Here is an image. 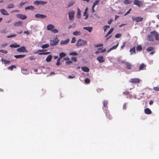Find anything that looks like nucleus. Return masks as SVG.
<instances>
[{
	"label": "nucleus",
	"instance_id": "obj_50",
	"mask_svg": "<svg viewBox=\"0 0 159 159\" xmlns=\"http://www.w3.org/2000/svg\"><path fill=\"white\" fill-rule=\"evenodd\" d=\"M52 32L54 33H57L58 32V30L57 29H54L52 30Z\"/></svg>",
	"mask_w": 159,
	"mask_h": 159
},
{
	"label": "nucleus",
	"instance_id": "obj_12",
	"mask_svg": "<svg viewBox=\"0 0 159 159\" xmlns=\"http://www.w3.org/2000/svg\"><path fill=\"white\" fill-rule=\"evenodd\" d=\"M58 42V41L56 40H50V44L51 46H53L57 45Z\"/></svg>",
	"mask_w": 159,
	"mask_h": 159
},
{
	"label": "nucleus",
	"instance_id": "obj_61",
	"mask_svg": "<svg viewBox=\"0 0 159 159\" xmlns=\"http://www.w3.org/2000/svg\"><path fill=\"white\" fill-rule=\"evenodd\" d=\"M72 63V61H69L66 62V63L67 64H69Z\"/></svg>",
	"mask_w": 159,
	"mask_h": 159
},
{
	"label": "nucleus",
	"instance_id": "obj_7",
	"mask_svg": "<svg viewBox=\"0 0 159 159\" xmlns=\"http://www.w3.org/2000/svg\"><path fill=\"white\" fill-rule=\"evenodd\" d=\"M97 59L100 63L103 62L105 61V58L103 57V56H98Z\"/></svg>",
	"mask_w": 159,
	"mask_h": 159
},
{
	"label": "nucleus",
	"instance_id": "obj_62",
	"mask_svg": "<svg viewBox=\"0 0 159 159\" xmlns=\"http://www.w3.org/2000/svg\"><path fill=\"white\" fill-rule=\"evenodd\" d=\"M74 4L73 2H70L69 3L68 5V7H69L71 6H72Z\"/></svg>",
	"mask_w": 159,
	"mask_h": 159
},
{
	"label": "nucleus",
	"instance_id": "obj_63",
	"mask_svg": "<svg viewBox=\"0 0 159 159\" xmlns=\"http://www.w3.org/2000/svg\"><path fill=\"white\" fill-rule=\"evenodd\" d=\"M125 42H124L123 43V45L122 46H121V49H122L124 48V47L125 46Z\"/></svg>",
	"mask_w": 159,
	"mask_h": 159
},
{
	"label": "nucleus",
	"instance_id": "obj_32",
	"mask_svg": "<svg viewBox=\"0 0 159 159\" xmlns=\"http://www.w3.org/2000/svg\"><path fill=\"white\" fill-rule=\"evenodd\" d=\"M108 103V102L107 100H104L103 102V107H107Z\"/></svg>",
	"mask_w": 159,
	"mask_h": 159
},
{
	"label": "nucleus",
	"instance_id": "obj_15",
	"mask_svg": "<svg viewBox=\"0 0 159 159\" xmlns=\"http://www.w3.org/2000/svg\"><path fill=\"white\" fill-rule=\"evenodd\" d=\"M54 27V26L53 25L49 24L47 26V30L52 31Z\"/></svg>",
	"mask_w": 159,
	"mask_h": 159
},
{
	"label": "nucleus",
	"instance_id": "obj_47",
	"mask_svg": "<svg viewBox=\"0 0 159 159\" xmlns=\"http://www.w3.org/2000/svg\"><path fill=\"white\" fill-rule=\"evenodd\" d=\"M0 52L7 54V50H1L0 49Z\"/></svg>",
	"mask_w": 159,
	"mask_h": 159
},
{
	"label": "nucleus",
	"instance_id": "obj_33",
	"mask_svg": "<svg viewBox=\"0 0 159 159\" xmlns=\"http://www.w3.org/2000/svg\"><path fill=\"white\" fill-rule=\"evenodd\" d=\"M154 50V48L153 47H148L147 49V51H148V52H150L152 51H153Z\"/></svg>",
	"mask_w": 159,
	"mask_h": 159
},
{
	"label": "nucleus",
	"instance_id": "obj_5",
	"mask_svg": "<svg viewBox=\"0 0 159 159\" xmlns=\"http://www.w3.org/2000/svg\"><path fill=\"white\" fill-rule=\"evenodd\" d=\"M45 51V50H43V49L39 50L38 51H37L36 52H34V53L35 54L38 53L40 55H47V54H49V53H50V52H43V51Z\"/></svg>",
	"mask_w": 159,
	"mask_h": 159
},
{
	"label": "nucleus",
	"instance_id": "obj_13",
	"mask_svg": "<svg viewBox=\"0 0 159 159\" xmlns=\"http://www.w3.org/2000/svg\"><path fill=\"white\" fill-rule=\"evenodd\" d=\"M147 66L143 63H142L139 67V70H144L146 69Z\"/></svg>",
	"mask_w": 159,
	"mask_h": 159
},
{
	"label": "nucleus",
	"instance_id": "obj_10",
	"mask_svg": "<svg viewBox=\"0 0 159 159\" xmlns=\"http://www.w3.org/2000/svg\"><path fill=\"white\" fill-rule=\"evenodd\" d=\"M16 16L18 18L21 20H25L27 18V16L26 15L22 14H18L16 15Z\"/></svg>",
	"mask_w": 159,
	"mask_h": 159
},
{
	"label": "nucleus",
	"instance_id": "obj_57",
	"mask_svg": "<svg viewBox=\"0 0 159 159\" xmlns=\"http://www.w3.org/2000/svg\"><path fill=\"white\" fill-rule=\"evenodd\" d=\"M129 94V92L128 91H125L123 92V94L124 95H127Z\"/></svg>",
	"mask_w": 159,
	"mask_h": 159
},
{
	"label": "nucleus",
	"instance_id": "obj_39",
	"mask_svg": "<svg viewBox=\"0 0 159 159\" xmlns=\"http://www.w3.org/2000/svg\"><path fill=\"white\" fill-rule=\"evenodd\" d=\"M16 66L15 65H12L8 67V69L11 70H12L14 68H16Z\"/></svg>",
	"mask_w": 159,
	"mask_h": 159
},
{
	"label": "nucleus",
	"instance_id": "obj_30",
	"mask_svg": "<svg viewBox=\"0 0 159 159\" xmlns=\"http://www.w3.org/2000/svg\"><path fill=\"white\" fill-rule=\"evenodd\" d=\"M106 116L110 120H111L112 119V117L110 115V113L109 112H106Z\"/></svg>",
	"mask_w": 159,
	"mask_h": 159
},
{
	"label": "nucleus",
	"instance_id": "obj_24",
	"mask_svg": "<svg viewBox=\"0 0 159 159\" xmlns=\"http://www.w3.org/2000/svg\"><path fill=\"white\" fill-rule=\"evenodd\" d=\"M25 55H16L14 56V57L16 59H19L20 58H22L25 57Z\"/></svg>",
	"mask_w": 159,
	"mask_h": 159
},
{
	"label": "nucleus",
	"instance_id": "obj_27",
	"mask_svg": "<svg viewBox=\"0 0 159 159\" xmlns=\"http://www.w3.org/2000/svg\"><path fill=\"white\" fill-rule=\"evenodd\" d=\"M52 58V56L51 55H48L46 59V61L47 62H49L51 61Z\"/></svg>",
	"mask_w": 159,
	"mask_h": 159
},
{
	"label": "nucleus",
	"instance_id": "obj_36",
	"mask_svg": "<svg viewBox=\"0 0 159 159\" xmlns=\"http://www.w3.org/2000/svg\"><path fill=\"white\" fill-rule=\"evenodd\" d=\"M132 2L131 0H125L124 1V3L125 4H129Z\"/></svg>",
	"mask_w": 159,
	"mask_h": 159
},
{
	"label": "nucleus",
	"instance_id": "obj_45",
	"mask_svg": "<svg viewBox=\"0 0 159 159\" xmlns=\"http://www.w3.org/2000/svg\"><path fill=\"white\" fill-rule=\"evenodd\" d=\"M118 45H119V43H118L116 45L112 47H111V48L112 49V50L113 49H116L118 47Z\"/></svg>",
	"mask_w": 159,
	"mask_h": 159
},
{
	"label": "nucleus",
	"instance_id": "obj_48",
	"mask_svg": "<svg viewBox=\"0 0 159 159\" xmlns=\"http://www.w3.org/2000/svg\"><path fill=\"white\" fill-rule=\"evenodd\" d=\"M121 34H117L115 35V37L116 38H119L120 37Z\"/></svg>",
	"mask_w": 159,
	"mask_h": 159
},
{
	"label": "nucleus",
	"instance_id": "obj_11",
	"mask_svg": "<svg viewBox=\"0 0 159 159\" xmlns=\"http://www.w3.org/2000/svg\"><path fill=\"white\" fill-rule=\"evenodd\" d=\"M35 16L36 18L41 19L46 18L47 17V16L46 15L39 14H36Z\"/></svg>",
	"mask_w": 159,
	"mask_h": 159
},
{
	"label": "nucleus",
	"instance_id": "obj_19",
	"mask_svg": "<svg viewBox=\"0 0 159 159\" xmlns=\"http://www.w3.org/2000/svg\"><path fill=\"white\" fill-rule=\"evenodd\" d=\"M144 112L147 114H150L151 113L152 111L149 108H146L144 109Z\"/></svg>",
	"mask_w": 159,
	"mask_h": 159
},
{
	"label": "nucleus",
	"instance_id": "obj_21",
	"mask_svg": "<svg viewBox=\"0 0 159 159\" xmlns=\"http://www.w3.org/2000/svg\"><path fill=\"white\" fill-rule=\"evenodd\" d=\"M93 27H84L83 29L88 31L89 32H91Z\"/></svg>",
	"mask_w": 159,
	"mask_h": 159
},
{
	"label": "nucleus",
	"instance_id": "obj_6",
	"mask_svg": "<svg viewBox=\"0 0 159 159\" xmlns=\"http://www.w3.org/2000/svg\"><path fill=\"white\" fill-rule=\"evenodd\" d=\"M140 80L137 78L131 79L130 80V82L133 83H138L140 82Z\"/></svg>",
	"mask_w": 159,
	"mask_h": 159
},
{
	"label": "nucleus",
	"instance_id": "obj_8",
	"mask_svg": "<svg viewBox=\"0 0 159 159\" xmlns=\"http://www.w3.org/2000/svg\"><path fill=\"white\" fill-rule=\"evenodd\" d=\"M132 19L133 20H135L137 22L142 21L143 19V18L141 17H133Z\"/></svg>",
	"mask_w": 159,
	"mask_h": 159
},
{
	"label": "nucleus",
	"instance_id": "obj_31",
	"mask_svg": "<svg viewBox=\"0 0 159 159\" xmlns=\"http://www.w3.org/2000/svg\"><path fill=\"white\" fill-rule=\"evenodd\" d=\"M130 52L131 53V54L132 55L133 54L135 53V47H134L130 49Z\"/></svg>",
	"mask_w": 159,
	"mask_h": 159
},
{
	"label": "nucleus",
	"instance_id": "obj_49",
	"mask_svg": "<svg viewBox=\"0 0 159 159\" xmlns=\"http://www.w3.org/2000/svg\"><path fill=\"white\" fill-rule=\"evenodd\" d=\"M76 41V40L75 39V37H73L72 38V40L71 41V43H75Z\"/></svg>",
	"mask_w": 159,
	"mask_h": 159
},
{
	"label": "nucleus",
	"instance_id": "obj_38",
	"mask_svg": "<svg viewBox=\"0 0 159 159\" xmlns=\"http://www.w3.org/2000/svg\"><path fill=\"white\" fill-rule=\"evenodd\" d=\"M66 56V54L64 52H61L59 54V56H60V58H62L64 57H65Z\"/></svg>",
	"mask_w": 159,
	"mask_h": 159
},
{
	"label": "nucleus",
	"instance_id": "obj_64",
	"mask_svg": "<svg viewBox=\"0 0 159 159\" xmlns=\"http://www.w3.org/2000/svg\"><path fill=\"white\" fill-rule=\"evenodd\" d=\"M103 28L104 30V31L105 32L106 31L107 29V25H105L103 27Z\"/></svg>",
	"mask_w": 159,
	"mask_h": 159
},
{
	"label": "nucleus",
	"instance_id": "obj_23",
	"mask_svg": "<svg viewBox=\"0 0 159 159\" xmlns=\"http://www.w3.org/2000/svg\"><path fill=\"white\" fill-rule=\"evenodd\" d=\"M81 69L83 71L85 72H87L89 71V68L86 66L82 67Z\"/></svg>",
	"mask_w": 159,
	"mask_h": 159
},
{
	"label": "nucleus",
	"instance_id": "obj_4",
	"mask_svg": "<svg viewBox=\"0 0 159 159\" xmlns=\"http://www.w3.org/2000/svg\"><path fill=\"white\" fill-rule=\"evenodd\" d=\"M16 51L17 52H27V51L26 50L25 47L24 46L21 47L20 48L17 49Z\"/></svg>",
	"mask_w": 159,
	"mask_h": 159
},
{
	"label": "nucleus",
	"instance_id": "obj_1",
	"mask_svg": "<svg viewBox=\"0 0 159 159\" xmlns=\"http://www.w3.org/2000/svg\"><path fill=\"white\" fill-rule=\"evenodd\" d=\"M156 31L154 30L151 32L150 34L148 35L147 36V40L150 41H153L155 38Z\"/></svg>",
	"mask_w": 159,
	"mask_h": 159
},
{
	"label": "nucleus",
	"instance_id": "obj_53",
	"mask_svg": "<svg viewBox=\"0 0 159 159\" xmlns=\"http://www.w3.org/2000/svg\"><path fill=\"white\" fill-rule=\"evenodd\" d=\"M153 90L156 91H159V87H154L153 89Z\"/></svg>",
	"mask_w": 159,
	"mask_h": 159
},
{
	"label": "nucleus",
	"instance_id": "obj_59",
	"mask_svg": "<svg viewBox=\"0 0 159 159\" xmlns=\"http://www.w3.org/2000/svg\"><path fill=\"white\" fill-rule=\"evenodd\" d=\"M113 21V20L111 19L110 20H109L108 21V24H111V23L112 22V21Z\"/></svg>",
	"mask_w": 159,
	"mask_h": 159
},
{
	"label": "nucleus",
	"instance_id": "obj_52",
	"mask_svg": "<svg viewBox=\"0 0 159 159\" xmlns=\"http://www.w3.org/2000/svg\"><path fill=\"white\" fill-rule=\"evenodd\" d=\"M16 36V34H14L10 35H9L7 36V38H11V37H15Z\"/></svg>",
	"mask_w": 159,
	"mask_h": 159
},
{
	"label": "nucleus",
	"instance_id": "obj_43",
	"mask_svg": "<svg viewBox=\"0 0 159 159\" xmlns=\"http://www.w3.org/2000/svg\"><path fill=\"white\" fill-rule=\"evenodd\" d=\"M142 47L141 45L138 46L136 48L137 50L140 51L142 50Z\"/></svg>",
	"mask_w": 159,
	"mask_h": 159
},
{
	"label": "nucleus",
	"instance_id": "obj_25",
	"mask_svg": "<svg viewBox=\"0 0 159 159\" xmlns=\"http://www.w3.org/2000/svg\"><path fill=\"white\" fill-rule=\"evenodd\" d=\"M20 46V45H19L17 44L16 43L11 44L10 45V47L12 48H17L18 47H19Z\"/></svg>",
	"mask_w": 159,
	"mask_h": 159
},
{
	"label": "nucleus",
	"instance_id": "obj_54",
	"mask_svg": "<svg viewBox=\"0 0 159 159\" xmlns=\"http://www.w3.org/2000/svg\"><path fill=\"white\" fill-rule=\"evenodd\" d=\"M60 58H59L57 60V62L56 63V65L57 66H59L60 65Z\"/></svg>",
	"mask_w": 159,
	"mask_h": 159
},
{
	"label": "nucleus",
	"instance_id": "obj_29",
	"mask_svg": "<svg viewBox=\"0 0 159 159\" xmlns=\"http://www.w3.org/2000/svg\"><path fill=\"white\" fill-rule=\"evenodd\" d=\"M34 9V7L33 6H28L27 7H25V9L26 10H33Z\"/></svg>",
	"mask_w": 159,
	"mask_h": 159
},
{
	"label": "nucleus",
	"instance_id": "obj_40",
	"mask_svg": "<svg viewBox=\"0 0 159 159\" xmlns=\"http://www.w3.org/2000/svg\"><path fill=\"white\" fill-rule=\"evenodd\" d=\"M99 2V0H97L95 2L93 3V7L94 8L95 6L96 5H98V4Z\"/></svg>",
	"mask_w": 159,
	"mask_h": 159
},
{
	"label": "nucleus",
	"instance_id": "obj_42",
	"mask_svg": "<svg viewBox=\"0 0 159 159\" xmlns=\"http://www.w3.org/2000/svg\"><path fill=\"white\" fill-rule=\"evenodd\" d=\"M14 6L13 4H11L8 5L7 7V8H10L14 7Z\"/></svg>",
	"mask_w": 159,
	"mask_h": 159
},
{
	"label": "nucleus",
	"instance_id": "obj_2",
	"mask_svg": "<svg viewBox=\"0 0 159 159\" xmlns=\"http://www.w3.org/2000/svg\"><path fill=\"white\" fill-rule=\"evenodd\" d=\"M87 44V41L80 39L78 40L76 43V45L78 47H79L83 46H84L85 45H86Z\"/></svg>",
	"mask_w": 159,
	"mask_h": 159
},
{
	"label": "nucleus",
	"instance_id": "obj_44",
	"mask_svg": "<svg viewBox=\"0 0 159 159\" xmlns=\"http://www.w3.org/2000/svg\"><path fill=\"white\" fill-rule=\"evenodd\" d=\"M84 16H85L84 18L85 19H87L88 17V14L86 12L85 13H84Z\"/></svg>",
	"mask_w": 159,
	"mask_h": 159
},
{
	"label": "nucleus",
	"instance_id": "obj_18",
	"mask_svg": "<svg viewBox=\"0 0 159 159\" xmlns=\"http://www.w3.org/2000/svg\"><path fill=\"white\" fill-rule=\"evenodd\" d=\"M69 39H67L66 40H62L61 42V44H66L69 42Z\"/></svg>",
	"mask_w": 159,
	"mask_h": 159
},
{
	"label": "nucleus",
	"instance_id": "obj_34",
	"mask_svg": "<svg viewBox=\"0 0 159 159\" xmlns=\"http://www.w3.org/2000/svg\"><path fill=\"white\" fill-rule=\"evenodd\" d=\"M114 30V29L113 28H111L109 31L107 33L106 35H105V37H107L110 34H111L113 31Z\"/></svg>",
	"mask_w": 159,
	"mask_h": 159
},
{
	"label": "nucleus",
	"instance_id": "obj_56",
	"mask_svg": "<svg viewBox=\"0 0 159 159\" xmlns=\"http://www.w3.org/2000/svg\"><path fill=\"white\" fill-rule=\"evenodd\" d=\"M71 59L75 62H76L77 61V58L75 57H72Z\"/></svg>",
	"mask_w": 159,
	"mask_h": 159
},
{
	"label": "nucleus",
	"instance_id": "obj_26",
	"mask_svg": "<svg viewBox=\"0 0 159 159\" xmlns=\"http://www.w3.org/2000/svg\"><path fill=\"white\" fill-rule=\"evenodd\" d=\"M73 34L75 36L80 35L81 34V33L80 31H78L77 30L73 32Z\"/></svg>",
	"mask_w": 159,
	"mask_h": 159
},
{
	"label": "nucleus",
	"instance_id": "obj_16",
	"mask_svg": "<svg viewBox=\"0 0 159 159\" xmlns=\"http://www.w3.org/2000/svg\"><path fill=\"white\" fill-rule=\"evenodd\" d=\"M1 13L4 15L7 16L9 15L7 12L4 9H2L0 10Z\"/></svg>",
	"mask_w": 159,
	"mask_h": 159
},
{
	"label": "nucleus",
	"instance_id": "obj_55",
	"mask_svg": "<svg viewBox=\"0 0 159 159\" xmlns=\"http://www.w3.org/2000/svg\"><path fill=\"white\" fill-rule=\"evenodd\" d=\"M131 10V9L130 8L128 11L124 15L125 16L127 15V14H129L130 12V11Z\"/></svg>",
	"mask_w": 159,
	"mask_h": 159
},
{
	"label": "nucleus",
	"instance_id": "obj_28",
	"mask_svg": "<svg viewBox=\"0 0 159 159\" xmlns=\"http://www.w3.org/2000/svg\"><path fill=\"white\" fill-rule=\"evenodd\" d=\"M155 39L157 41H159V34L156 31Z\"/></svg>",
	"mask_w": 159,
	"mask_h": 159
},
{
	"label": "nucleus",
	"instance_id": "obj_20",
	"mask_svg": "<svg viewBox=\"0 0 159 159\" xmlns=\"http://www.w3.org/2000/svg\"><path fill=\"white\" fill-rule=\"evenodd\" d=\"M22 22L21 21L15 22L14 23V25L15 26H18L22 25Z\"/></svg>",
	"mask_w": 159,
	"mask_h": 159
},
{
	"label": "nucleus",
	"instance_id": "obj_60",
	"mask_svg": "<svg viewBox=\"0 0 159 159\" xmlns=\"http://www.w3.org/2000/svg\"><path fill=\"white\" fill-rule=\"evenodd\" d=\"M25 2H22L20 3L19 4V6L20 7H22L25 4Z\"/></svg>",
	"mask_w": 159,
	"mask_h": 159
},
{
	"label": "nucleus",
	"instance_id": "obj_9",
	"mask_svg": "<svg viewBox=\"0 0 159 159\" xmlns=\"http://www.w3.org/2000/svg\"><path fill=\"white\" fill-rule=\"evenodd\" d=\"M47 2H45L43 1H36L34 2V4L37 5L39 4L44 5L47 3Z\"/></svg>",
	"mask_w": 159,
	"mask_h": 159
},
{
	"label": "nucleus",
	"instance_id": "obj_46",
	"mask_svg": "<svg viewBox=\"0 0 159 159\" xmlns=\"http://www.w3.org/2000/svg\"><path fill=\"white\" fill-rule=\"evenodd\" d=\"M70 55L76 56L78 55V53L75 52H74L70 53Z\"/></svg>",
	"mask_w": 159,
	"mask_h": 159
},
{
	"label": "nucleus",
	"instance_id": "obj_22",
	"mask_svg": "<svg viewBox=\"0 0 159 159\" xmlns=\"http://www.w3.org/2000/svg\"><path fill=\"white\" fill-rule=\"evenodd\" d=\"M1 61L2 62H4V63L5 64H9L10 63V62H11L10 61L8 60H5L3 58H2V59H1Z\"/></svg>",
	"mask_w": 159,
	"mask_h": 159
},
{
	"label": "nucleus",
	"instance_id": "obj_37",
	"mask_svg": "<svg viewBox=\"0 0 159 159\" xmlns=\"http://www.w3.org/2000/svg\"><path fill=\"white\" fill-rule=\"evenodd\" d=\"M49 46V45L48 44H44L43 45H42L41 46V48L43 49H44L47 48Z\"/></svg>",
	"mask_w": 159,
	"mask_h": 159
},
{
	"label": "nucleus",
	"instance_id": "obj_41",
	"mask_svg": "<svg viewBox=\"0 0 159 159\" xmlns=\"http://www.w3.org/2000/svg\"><path fill=\"white\" fill-rule=\"evenodd\" d=\"M84 82L86 84H89L90 82V80L89 78H86L84 80Z\"/></svg>",
	"mask_w": 159,
	"mask_h": 159
},
{
	"label": "nucleus",
	"instance_id": "obj_14",
	"mask_svg": "<svg viewBox=\"0 0 159 159\" xmlns=\"http://www.w3.org/2000/svg\"><path fill=\"white\" fill-rule=\"evenodd\" d=\"M74 12L71 11L69 13V19L70 20H72L74 18Z\"/></svg>",
	"mask_w": 159,
	"mask_h": 159
},
{
	"label": "nucleus",
	"instance_id": "obj_35",
	"mask_svg": "<svg viewBox=\"0 0 159 159\" xmlns=\"http://www.w3.org/2000/svg\"><path fill=\"white\" fill-rule=\"evenodd\" d=\"M81 10H80V9L78 8V12H77V17L78 18H80L81 16Z\"/></svg>",
	"mask_w": 159,
	"mask_h": 159
},
{
	"label": "nucleus",
	"instance_id": "obj_51",
	"mask_svg": "<svg viewBox=\"0 0 159 159\" xmlns=\"http://www.w3.org/2000/svg\"><path fill=\"white\" fill-rule=\"evenodd\" d=\"M103 46V44H99L97 45H95L94 47L96 48H97L100 47H101Z\"/></svg>",
	"mask_w": 159,
	"mask_h": 159
},
{
	"label": "nucleus",
	"instance_id": "obj_58",
	"mask_svg": "<svg viewBox=\"0 0 159 159\" xmlns=\"http://www.w3.org/2000/svg\"><path fill=\"white\" fill-rule=\"evenodd\" d=\"M30 59V60H34L35 59V57L34 56H30L29 57Z\"/></svg>",
	"mask_w": 159,
	"mask_h": 159
},
{
	"label": "nucleus",
	"instance_id": "obj_3",
	"mask_svg": "<svg viewBox=\"0 0 159 159\" xmlns=\"http://www.w3.org/2000/svg\"><path fill=\"white\" fill-rule=\"evenodd\" d=\"M134 4L140 7L143 6V2L139 0H134Z\"/></svg>",
	"mask_w": 159,
	"mask_h": 159
},
{
	"label": "nucleus",
	"instance_id": "obj_17",
	"mask_svg": "<svg viewBox=\"0 0 159 159\" xmlns=\"http://www.w3.org/2000/svg\"><path fill=\"white\" fill-rule=\"evenodd\" d=\"M124 63L125 64V65L127 69H131L132 66L130 63L127 62H125Z\"/></svg>",
	"mask_w": 159,
	"mask_h": 159
}]
</instances>
